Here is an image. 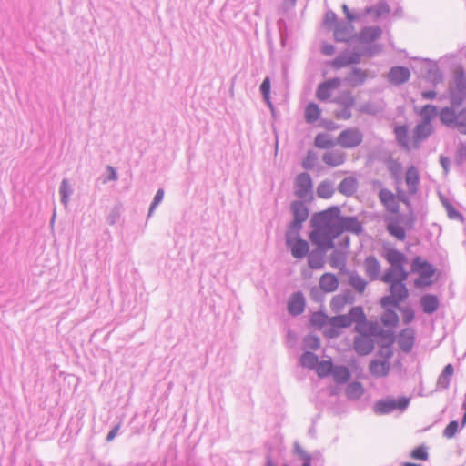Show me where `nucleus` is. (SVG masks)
<instances>
[{"label":"nucleus","mask_w":466,"mask_h":466,"mask_svg":"<svg viewBox=\"0 0 466 466\" xmlns=\"http://www.w3.org/2000/svg\"><path fill=\"white\" fill-rule=\"evenodd\" d=\"M321 212L326 217L330 225H338L339 218L343 217L340 215V208L338 206H331L327 209L322 210Z\"/></svg>","instance_id":"obj_49"},{"label":"nucleus","mask_w":466,"mask_h":466,"mask_svg":"<svg viewBox=\"0 0 466 466\" xmlns=\"http://www.w3.org/2000/svg\"><path fill=\"white\" fill-rule=\"evenodd\" d=\"M437 106L432 104H427L422 106L420 115L422 118L421 122L431 123V120L437 116Z\"/></svg>","instance_id":"obj_50"},{"label":"nucleus","mask_w":466,"mask_h":466,"mask_svg":"<svg viewBox=\"0 0 466 466\" xmlns=\"http://www.w3.org/2000/svg\"><path fill=\"white\" fill-rule=\"evenodd\" d=\"M373 337L377 338V344L380 348H390L396 340L395 334L390 329H384L378 325V327L371 326Z\"/></svg>","instance_id":"obj_13"},{"label":"nucleus","mask_w":466,"mask_h":466,"mask_svg":"<svg viewBox=\"0 0 466 466\" xmlns=\"http://www.w3.org/2000/svg\"><path fill=\"white\" fill-rule=\"evenodd\" d=\"M293 218L305 222L309 218V209L300 200H296L290 206Z\"/></svg>","instance_id":"obj_33"},{"label":"nucleus","mask_w":466,"mask_h":466,"mask_svg":"<svg viewBox=\"0 0 466 466\" xmlns=\"http://www.w3.org/2000/svg\"><path fill=\"white\" fill-rule=\"evenodd\" d=\"M334 194L333 184L329 180L320 182L317 187V195L319 198L329 199Z\"/></svg>","instance_id":"obj_44"},{"label":"nucleus","mask_w":466,"mask_h":466,"mask_svg":"<svg viewBox=\"0 0 466 466\" xmlns=\"http://www.w3.org/2000/svg\"><path fill=\"white\" fill-rule=\"evenodd\" d=\"M285 243L292 257L296 259H302L309 254V244L301 236L288 237L285 238Z\"/></svg>","instance_id":"obj_8"},{"label":"nucleus","mask_w":466,"mask_h":466,"mask_svg":"<svg viewBox=\"0 0 466 466\" xmlns=\"http://www.w3.org/2000/svg\"><path fill=\"white\" fill-rule=\"evenodd\" d=\"M339 279L333 273H324L319 279V288L326 293H331L337 290Z\"/></svg>","instance_id":"obj_23"},{"label":"nucleus","mask_w":466,"mask_h":466,"mask_svg":"<svg viewBox=\"0 0 466 466\" xmlns=\"http://www.w3.org/2000/svg\"><path fill=\"white\" fill-rule=\"evenodd\" d=\"M461 427L459 425V422L457 420H451L448 423V425L443 430V436L451 439L453 438L456 433L460 431Z\"/></svg>","instance_id":"obj_63"},{"label":"nucleus","mask_w":466,"mask_h":466,"mask_svg":"<svg viewBox=\"0 0 466 466\" xmlns=\"http://www.w3.org/2000/svg\"><path fill=\"white\" fill-rule=\"evenodd\" d=\"M363 141V134L357 127L342 130L337 137V144L343 148H354Z\"/></svg>","instance_id":"obj_5"},{"label":"nucleus","mask_w":466,"mask_h":466,"mask_svg":"<svg viewBox=\"0 0 466 466\" xmlns=\"http://www.w3.org/2000/svg\"><path fill=\"white\" fill-rule=\"evenodd\" d=\"M420 306L425 314L431 315L438 310L440 299L434 294H424L420 298Z\"/></svg>","instance_id":"obj_22"},{"label":"nucleus","mask_w":466,"mask_h":466,"mask_svg":"<svg viewBox=\"0 0 466 466\" xmlns=\"http://www.w3.org/2000/svg\"><path fill=\"white\" fill-rule=\"evenodd\" d=\"M390 12V5L385 0H380L375 5L367 6L364 10V15L374 14L376 19L388 15Z\"/></svg>","instance_id":"obj_29"},{"label":"nucleus","mask_w":466,"mask_h":466,"mask_svg":"<svg viewBox=\"0 0 466 466\" xmlns=\"http://www.w3.org/2000/svg\"><path fill=\"white\" fill-rule=\"evenodd\" d=\"M379 198L389 212L397 214L400 211V206L396 199V196L390 189H380L379 192Z\"/></svg>","instance_id":"obj_18"},{"label":"nucleus","mask_w":466,"mask_h":466,"mask_svg":"<svg viewBox=\"0 0 466 466\" xmlns=\"http://www.w3.org/2000/svg\"><path fill=\"white\" fill-rule=\"evenodd\" d=\"M352 22L339 20L336 23L334 31V39L337 42L349 43L351 40H356L353 33L354 26L351 25Z\"/></svg>","instance_id":"obj_9"},{"label":"nucleus","mask_w":466,"mask_h":466,"mask_svg":"<svg viewBox=\"0 0 466 466\" xmlns=\"http://www.w3.org/2000/svg\"><path fill=\"white\" fill-rule=\"evenodd\" d=\"M334 102L343 107H352L355 104V97L350 91L343 92L339 96L334 99Z\"/></svg>","instance_id":"obj_56"},{"label":"nucleus","mask_w":466,"mask_h":466,"mask_svg":"<svg viewBox=\"0 0 466 466\" xmlns=\"http://www.w3.org/2000/svg\"><path fill=\"white\" fill-rule=\"evenodd\" d=\"M456 128L462 135H466V107L458 111Z\"/></svg>","instance_id":"obj_62"},{"label":"nucleus","mask_w":466,"mask_h":466,"mask_svg":"<svg viewBox=\"0 0 466 466\" xmlns=\"http://www.w3.org/2000/svg\"><path fill=\"white\" fill-rule=\"evenodd\" d=\"M390 295L393 296L399 303L403 302L409 297V289L405 283L395 282L390 284Z\"/></svg>","instance_id":"obj_32"},{"label":"nucleus","mask_w":466,"mask_h":466,"mask_svg":"<svg viewBox=\"0 0 466 466\" xmlns=\"http://www.w3.org/2000/svg\"><path fill=\"white\" fill-rule=\"evenodd\" d=\"M455 108L451 105V106H445L440 111V120L448 127H456L458 112Z\"/></svg>","instance_id":"obj_24"},{"label":"nucleus","mask_w":466,"mask_h":466,"mask_svg":"<svg viewBox=\"0 0 466 466\" xmlns=\"http://www.w3.org/2000/svg\"><path fill=\"white\" fill-rule=\"evenodd\" d=\"M329 265L334 268L339 269V271L343 274L350 273V270L346 266V256L343 252L335 249L329 258Z\"/></svg>","instance_id":"obj_27"},{"label":"nucleus","mask_w":466,"mask_h":466,"mask_svg":"<svg viewBox=\"0 0 466 466\" xmlns=\"http://www.w3.org/2000/svg\"><path fill=\"white\" fill-rule=\"evenodd\" d=\"M384 258L390 264V267L381 275L380 281L392 284L398 281V274L394 267L397 266L398 254L397 249L390 248L385 249Z\"/></svg>","instance_id":"obj_7"},{"label":"nucleus","mask_w":466,"mask_h":466,"mask_svg":"<svg viewBox=\"0 0 466 466\" xmlns=\"http://www.w3.org/2000/svg\"><path fill=\"white\" fill-rule=\"evenodd\" d=\"M410 268L412 273L419 275V278L414 280L415 287L422 288L432 285L431 278L435 275L436 268L431 262L416 256L411 261Z\"/></svg>","instance_id":"obj_1"},{"label":"nucleus","mask_w":466,"mask_h":466,"mask_svg":"<svg viewBox=\"0 0 466 466\" xmlns=\"http://www.w3.org/2000/svg\"><path fill=\"white\" fill-rule=\"evenodd\" d=\"M303 223L304 222H302L300 220L293 218L287 227V230L285 233V238L288 237L294 238L297 236H300L299 232L302 229Z\"/></svg>","instance_id":"obj_55"},{"label":"nucleus","mask_w":466,"mask_h":466,"mask_svg":"<svg viewBox=\"0 0 466 466\" xmlns=\"http://www.w3.org/2000/svg\"><path fill=\"white\" fill-rule=\"evenodd\" d=\"M73 194V188L66 178L61 181L59 186V195L61 203L66 207L69 202L70 196Z\"/></svg>","instance_id":"obj_45"},{"label":"nucleus","mask_w":466,"mask_h":466,"mask_svg":"<svg viewBox=\"0 0 466 466\" xmlns=\"http://www.w3.org/2000/svg\"><path fill=\"white\" fill-rule=\"evenodd\" d=\"M349 276V284L360 294H362L366 287L368 285V282L360 277L356 271H350V273H347Z\"/></svg>","instance_id":"obj_36"},{"label":"nucleus","mask_w":466,"mask_h":466,"mask_svg":"<svg viewBox=\"0 0 466 466\" xmlns=\"http://www.w3.org/2000/svg\"><path fill=\"white\" fill-rule=\"evenodd\" d=\"M397 254H398L397 266L394 267V270L396 269L397 274H398V281L397 282L405 283V281L409 278V272L406 270V268L404 267L405 264L408 262V258L404 253L400 252L398 249H397Z\"/></svg>","instance_id":"obj_30"},{"label":"nucleus","mask_w":466,"mask_h":466,"mask_svg":"<svg viewBox=\"0 0 466 466\" xmlns=\"http://www.w3.org/2000/svg\"><path fill=\"white\" fill-rule=\"evenodd\" d=\"M363 268L370 281L380 280L381 265L374 255H370L364 259Z\"/></svg>","instance_id":"obj_11"},{"label":"nucleus","mask_w":466,"mask_h":466,"mask_svg":"<svg viewBox=\"0 0 466 466\" xmlns=\"http://www.w3.org/2000/svg\"><path fill=\"white\" fill-rule=\"evenodd\" d=\"M405 181L410 194H415L418 191V186L420 183V176L417 168L414 166H410L405 176Z\"/></svg>","instance_id":"obj_28"},{"label":"nucleus","mask_w":466,"mask_h":466,"mask_svg":"<svg viewBox=\"0 0 466 466\" xmlns=\"http://www.w3.org/2000/svg\"><path fill=\"white\" fill-rule=\"evenodd\" d=\"M336 234L334 228H330V230H312L309 235V238L316 246L315 248L329 251L335 248L334 240L339 238Z\"/></svg>","instance_id":"obj_4"},{"label":"nucleus","mask_w":466,"mask_h":466,"mask_svg":"<svg viewBox=\"0 0 466 466\" xmlns=\"http://www.w3.org/2000/svg\"><path fill=\"white\" fill-rule=\"evenodd\" d=\"M386 229L390 236L396 238L398 240L403 241L406 238L405 228L397 219L389 221L387 223Z\"/></svg>","instance_id":"obj_35"},{"label":"nucleus","mask_w":466,"mask_h":466,"mask_svg":"<svg viewBox=\"0 0 466 466\" xmlns=\"http://www.w3.org/2000/svg\"><path fill=\"white\" fill-rule=\"evenodd\" d=\"M306 300L301 291L294 292L288 301V311L292 316H299L304 312Z\"/></svg>","instance_id":"obj_15"},{"label":"nucleus","mask_w":466,"mask_h":466,"mask_svg":"<svg viewBox=\"0 0 466 466\" xmlns=\"http://www.w3.org/2000/svg\"><path fill=\"white\" fill-rule=\"evenodd\" d=\"M335 142L332 140L330 135L327 133H319L314 138V146L321 149H329L334 147Z\"/></svg>","instance_id":"obj_41"},{"label":"nucleus","mask_w":466,"mask_h":466,"mask_svg":"<svg viewBox=\"0 0 466 466\" xmlns=\"http://www.w3.org/2000/svg\"><path fill=\"white\" fill-rule=\"evenodd\" d=\"M415 343V330L412 328L402 329L399 332L398 345L401 351L410 353Z\"/></svg>","instance_id":"obj_14"},{"label":"nucleus","mask_w":466,"mask_h":466,"mask_svg":"<svg viewBox=\"0 0 466 466\" xmlns=\"http://www.w3.org/2000/svg\"><path fill=\"white\" fill-rule=\"evenodd\" d=\"M387 168L393 179L399 180L400 178L402 166L399 161L390 158L387 162Z\"/></svg>","instance_id":"obj_52"},{"label":"nucleus","mask_w":466,"mask_h":466,"mask_svg":"<svg viewBox=\"0 0 466 466\" xmlns=\"http://www.w3.org/2000/svg\"><path fill=\"white\" fill-rule=\"evenodd\" d=\"M450 104L453 107L461 106L466 100V74L463 69L458 70L453 82L448 88Z\"/></svg>","instance_id":"obj_2"},{"label":"nucleus","mask_w":466,"mask_h":466,"mask_svg":"<svg viewBox=\"0 0 466 466\" xmlns=\"http://www.w3.org/2000/svg\"><path fill=\"white\" fill-rule=\"evenodd\" d=\"M309 321L312 326L321 328L326 325L328 315L322 311H316L310 316Z\"/></svg>","instance_id":"obj_58"},{"label":"nucleus","mask_w":466,"mask_h":466,"mask_svg":"<svg viewBox=\"0 0 466 466\" xmlns=\"http://www.w3.org/2000/svg\"><path fill=\"white\" fill-rule=\"evenodd\" d=\"M303 343L305 348L309 349L311 350H317L320 347V339L317 335L309 334L307 335L304 339Z\"/></svg>","instance_id":"obj_61"},{"label":"nucleus","mask_w":466,"mask_h":466,"mask_svg":"<svg viewBox=\"0 0 466 466\" xmlns=\"http://www.w3.org/2000/svg\"><path fill=\"white\" fill-rule=\"evenodd\" d=\"M371 326L378 327V324L376 322L368 321L367 319H365V321L357 323L354 329L360 334L359 336H372Z\"/></svg>","instance_id":"obj_51"},{"label":"nucleus","mask_w":466,"mask_h":466,"mask_svg":"<svg viewBox=\"0 0 466 466\" xmlns=\"http://www.w3.org/2000/svg\"><path fill=\"white\" fill-rule=\"evenodd\" d=\"M425 61L430 62V65L427 68V76L429 78L433 80L434 82H440L442 79V76L440 73L438 65L436 62H431L429 59H426Z\"/></svg>","instance_id":"obj_59"},{"label":"nucleus","mask_w":466,"mask_h":466,"mask_svg":"<svg viewBox=\"0 0 466 466\" xmlns=\"http://www.w3.org/2000/svg\"><path fill=\"white\" fill-rule=\"evenodd\" d=\"M367 79V74L360 67H352L345 76L344 81L352 87L362 86Z\"/></svg>","instance_id":"obj_20"},{"label":"nucleus","mask_w":466,"mask_h":466,"mask_svg":"<svg viewBox=\"0 0 466 466\" xmlns=\"http://www.w3.org/2000/svg\"><path fill=\"white\" fill-rule=\"evenodd\" d=\"M319 361V357L311 351H305L299 358L300 365L310 370L316 369Z\"/></svg>","instance_id":"obj_40"},{"label":"nucleus","mask_w":466,"mask_h":466,"mask_svg":"<svg viewBox=\"0 0 466 466\" xmlns=\"http://www.w3.org/2000/svg\"><path fill=\"white\" fill-rule=\"evenodd\" d=\"M410 399L405 396L395 399L388 396L377 400L373 406V410L377 415H385L394 410L404 411L410 405Z\"/></svg>","instance_id":"obj_3"},{"label":"nucleus","mask_w":466,"mask_h":466,"mask_svg":"<svg viewBox=\"0 0 466 466\" xmlns=\"http://www.w3.org/2000/svg\"><path fill=\"white\" fill-rule=\"evenodd\" d=\"M390 370V361L372 360L369 364L370 373L377 378L386 377Z\"/></svg>","instance_id":"obj_21"},{"label":"nucleus","mask_w":466,"mask_h":466,"mask_svg":"<svg viewBox=\"0 0 466 466\" xmlns=\"http://www.w3.org/2000/svg\"><path fill=\"white\" fill-rule=\"evenodd\" d=\"M366 46L361 48L363 56L374 57L382 52L383 46L379 43L365 44Z\"/></svg>","instance_id":"obj_54"},{"label":"nucleus","mask_w":466,"mask_h":466,"mask_svg":"<svg viewBox=\"0 0 466 466\" xmlns=\"http://www.w3.org/2000/svg\"><path fill=\"white\" fill-rule=\"evenodd\" d=\"M328 251H324L323 249L314 248L311 251H309L308 257V265L311 269H321L325 265V256Z\"/></svg>","instance_id":"obj_19"},{"label":"nucleus","mask_w":466,"mask_h":466,"mask_svg":"<svg viewBox=\"0 0 466 466\" xmlns=\"http://www.w3.org/2000/svg\"><path fill=\"white\" fill-rule=\"evenodd\" d=\"M358 189V181L353 177H347L343 178L338 186V190L340 194L346 197H351Z\"/></svg>","instance_id":"obj_26"},{"label":"nucleus","mask_w":466,"mask_h":466,"mask_svg":"<svg viewBox=\"0 0 466 466\" xmlns=\"http://www.w3.org/2000/svg\"><path fill=\"white\" fill-rule=\"evenodd\" d=\"M345 393L349 400H358L364 393L363 385L359 381H352L348 384Z\"/></svg>","instance_id":"obj_38"},{"label":"nucleus","mask_w":466,"mask_h":466,"mask_svg":"<svg viewBox=\"0 0 466 466\" xmlns=\"http://www.w3.org/2000/svg\"><path fill=\"white\" fill-rule=\"evenodd\" d=\"M270 88H271L270 77L269 76H266L263 79L262 83L260 84L259 91H260V93L262 95L264 102L273 111L274 110V106H273V104H272V102L270 100Z\"/></svg>","instance_id":"obj_42"},{"label":"nucleus","mask_w":466,"mask_h":466,"mask_svg":"<svg viewBox=\"0 0 466 466\" xmlns=\"http://www.w3.org/2000/svg\"><path fill=\"white\" fill-rule=\"evenodd\" d=\"M312 179L309 173L302 172L295 179V195L299 198H305L312 192Z\"/></svg>","instance_id":"obj_10"},{"label":"nucleus","mask_w":466,"mask_h":466,"mask_svg":"<svg viewBox=\"0 0 466 466\" xmlns=\"http://www.w3.org/2000/svg\"><path fill=\"white\" fill-rule=\"evenodd\" d=\"M312 230H330L335 225H330L321 211L313 214L310 219Z\"/></svg>","instance_id":"obj_31"},{"label":"nucleus","mask_w":466,"mask_h":466,"mask_svg":"<svg viewBox=\"0 0 466 466\" xmlns=\"http://www.w3.org/2000/svg\"><path fill=\"white\" fill-rule=\"evenodd\" d=\"M331 89L324 82L318 86L316 96L320 101H327L331 96Z\"/></svg>","instance_id":"obj_60"},{"label":"nucleus","mask_w":466,"mask_h":466,"mask_svg":"<svg viewBox=\"0 0 466 466\" xmlns=\"http://www.w3.org/2000/svg\"><path fill=\"white\" fill-rule=\"evenodd\" d=\"M410 76V72L408 67L403 66H396L390 68L388 74L390 83L400 86L406 83Z\"/></svg>","instance_id":"obj_17"},{"label":"nucleus","mask_w":466,"mask_h":466,"mask_svg":"<svg viewBox=\"0 0 466 466\" xmlns=\"http://www.w3.org/2000/svg\"><path fill=\"white\" fill-rule=\"evenodd\" d=\"M381 322L385 327L394 328L399 323V316L393 309H387L381 316Z\"/></svg>","instance_id":"obj_46"},{"label":"nucleus","mask_w":466,"mask_h":466,"mask_svg":"<svg viewBox=\"0 0 466 466\" xmlns=\"http://www.w3.org/2000/svg\"><path fill=\"white\" fill-rule=\"evenodd\" d=\"M320 109L319 106L313 102L309 103L305 108V120L307 123H314L320 116Z\"/></svg>","instance_id":"obj_43"},{"label":"nucleus","mask_w":466,"mask_h":466,"mask_svg":"<svg viewBox=\"0 0 466 466\" xmlns=\"http://www.w3.org/2000/svg\"><path fill=\"white\" fill-rule=\"evenodd\" d=\"M372 337L373 336H356L354 338V350L360 356H366L373 351L375 341Z\"/></svg>","instance_id":"obj_16"},{"label":"nucleus","mask_w":466,"mask_h":466,"mask_svg":"<svg viewBox=\"0 0 466 466\" xmlns=\"http://www.w3.org/2000/svg\"><path fill=\"white\" fill-rule=\"evenodd\" d=\"M334 229L338 237H339L344 232H349L359 236L363 232V226L357 217L343 216L342 218H339L338 225L334 226Z\"/></svg>","instance_id":"obj_6"},{"label":"nucleus","mask_w":466,"mask_h":466,"mask_svg":"<svg viewBox=\"0 0 466 466\" xmlns=\"http://www.w3.org/2000/svg\"><path fill=\"white\" fill-rule=\"evenodd\" d=\"M121 212H122V204L121 203L116 204L112 208V209L109 211L108 215L106 216V222L111 226L115 225L120 219Z\"/></svg>","instance_id":"obj_57"},{"label":"nucleus","mask_w":466,"mask_h":466,"mask_svg":"<svg viewBox=\"0 0 466 466\" xmlns=\"http://www.w3.org/2000/svg\"><path fill=\"white\" fill-rule=\"evenodd\" d=\"M348 315L351 320V324L352 323L357 324V323L363 322V321H365V319H367L366 315L364 313L363 308L361 306L352 307L350 309Z\"/></svg>","instance_id":"obj_53"},{"label":"nucleus","mask_w":466,"mask_h":466,"mask_svg":"<svg viewBox=\"0 0 466 466\" xmlns=\"http://www.w3.org/2000/svg\"><path fill=\"white\" fill-rule=\"evenodd\" d=\"M329 324L333 328L343 329L351 326V320L348 314H340L329 319Z\"/></svg>","instance_id":"obj_48"},{"label":"nucleus","mask_w":466,"mask_h":466,"mask_svg":"<svg viewBox=\"0 0 466 466\" xmlns=\"http://www.w3.org/2000/svg\"><path fill=\"white\" fill-rule=\"evenodd\" d=\"M335 365L331 360H321L319 361L317 366V373L319 378H326L332 375Z\"/></svg>","instance_id":"obj_47"},{"label":"nucleus","mask_w":466,"mask_h":466,"mask_svg":"<svg viewBox=\"0 0 466 466\" xmlns=\"http://www.w3.org/2000/svg\"><path fill=\"white\" fill-rule=\"evenodd\" d=\"M337 15L331 11L329 10L325 13L324 19H323V25L327 29L335 28V25L337 22H339Z\"/></svg>","instance_id":"obj_64"},{"label":"nucleus","mask_w":466,"mask_h":466,"mask_svg":"<svg viewBox=\"0 0 466 466\" xmlns=\"http://www.w3.org/2000/svg\"><path fill=\"white\" fill-rule=\"evenodd\" d=\"M394 134L398 144L405 148L409 149V134L408 127L406 125H400L394 127Z\"/></svg>","instance_id":"obj_39"},{"label":"nucleus","mask_w":466,"mask_h":466,"mask_svg":"<svg viewBox=\"0 0 466 466\" xmlns=\"http://www.w3.org/2000/svg\"><path fill=\"white\" fill-rule=\"evenodd\" d=\"M434 129L431 123L421 122L416 125L414 128V142L420 143L425 139H427L432 133Z\"/></svg>","instance_id":"obj_25"},{"label":"nucleus","mask_w":466,"mask_h":466,"mask_svg":"<svg viewBox=\"0 0 466 466\" xmlns=\"http://www.w3.org/2000/svg\"><path fill=\"white\" fill-rule=\"evenodd\" d=\"M382 29L378 26H364L360 29V33L355 35L356 40L360 44L375 43L381 37Z\"/></svg>","instance_id":"obj_12"},{"label":"nucleus","mask_w":466,"mask_h":466,"mask_svg":"<svg viewBox=\"0 0 466 466\" xmlns=\"http://www.w3.org/2000/svg\"><path fill=\"white\" fill-rule=\"evenodd\" d=\"M322 161L330 167H338L345 162V156L339 151H328L322 156Z\"/></svg>","instance_id":"obj_34"},{"label":"nucleus","mask_w":466,"mask_h":466,"mask_svg":"<svg viewBox=\"0 0 466 466\" xmlns=\"http://www.w3.org/2000/svg\"><path fill=\"white\" fill-rule=\"evenodd\" d=\"M332 376L336 383L344 384L350 380L351 373L348 367L344 365H335Z\"/></svg>","instance_id":"obj_37"}]
</instances>
